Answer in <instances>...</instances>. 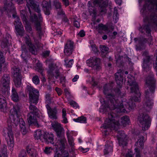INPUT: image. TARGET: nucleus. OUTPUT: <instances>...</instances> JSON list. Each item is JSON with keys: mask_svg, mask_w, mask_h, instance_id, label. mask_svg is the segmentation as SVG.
<instances>
[{"mask_svg": "<svg viewBox=\"0 0 157 157\" xmlns=\"http://www.w3.org/2000/svg\"><path fill=\"white\" fill-rule=\"evenodd\" d=\"M127 78V82L129 86H131V92L134 93L135 95L134 97H131L129 99L128 102H123L120 104V105H117L115 106L113 104V106H110L105 103L104 104H103V106H102L100 110V112L103 113L111 110L110 113H108V118L105 121L103 127L104 128H109L115 130L117 133V136L118 139L124 138L127 136L123 131H117L120 124L118 120L115 119L116 118L115 117L117 116L116 113L121 112H129L135 107V102H139L140 100V97L141 94L139 91L138 84L133 77L128 76ZM107 97L109 100L110 102L112 103H114L113 102V98L114 99L116 102L118 101L116 98L113 96L108 95ZM116 103H117V102Z\"/></svg>", "mask_w": 157, "mask_h": 157, "instance_id": "nucleus-1", "label": "nucleus"}, {"mask_svg": "<svg viewBox=\"0 0 157 157\" xmlns=\"http://www.w3.org/2000/svg\"><path fill=\"white\" fill-rule=\"evenodd\" d=\"M27 90L29 92L30 105L29 107V113L28 115V121L29 124H32L37 128L40 125L36 121V117L38 114V109L32 103L36 104L39 99V92L32 86H28Z\"/></svg>", "mask_w": 157, "mask_h": 157, "instance_id": "nucleus-2", "label": "nucleus"}, {"mask_svg": "<svg viewBox=\"0 0 157 157\" xmlns=\"http://www.w3.org/2000/svg\"><path fill=\"white\" fill-rule=\"evenodd\" d=\"M124 71L123 70L120 69L116 73L115 75V79L116 81L117 84L118 86L117 87V88L114 90V91L116 95H115L113 94H109V90H111L112 88V87L111 85L109 84H105L103 86V93L104 94L106 95V98L107 100H108V104L105 102V101H104L103 99H101L100 101L101 103L102 101H103L104 103L102 104V106H103V104H104L105 103L106 104L110 106H113V103H112L110 102L109 100L107 98V96L108 95H110L113 96L116 98L117 100V102H116L114 99L113 98V102H114V105L115 106H116L117 105H120V104L121 103L123 102L124 101H121L120 102L119 101L118 99L117 98V96L119 95H121V92L119 88V87L121 88V87L122 84L123 83V78H124Z\"/></svg>", "mask_w": 157, "mask_h": 157, "instance_id": "nucleus-3", "label": "nucleus"}, {"mask_svg": "<svg viewBox=\"0 0 157 157\" xmlns=\"http://www.w3.org/2000/svg\"><path fill=\"white\" fill-rule=\"evenodd\" d=\"M155 82L154 75L152 73H151L146 79V83L148 86L149 89L145 90V98L143 101V108L147 111L150 110L152 106L151 98L153 97L155 91Z\"/></svg>", "mask_w": 157, "mask_h": 157, "instance_id": "nucleus-4", "label": "nucleus"}, {"mask_svg": "<svg viewBox=\"0 0 157 157\" xmlns=\"http://www.w3.org/2000/svg\"><path fill=\"white\" fill-rule=\"evenodd\" d=\"M5 10L6 11L7 13L12 14L13 17L15 18L14 23L15 28L17 32L19 35L22 36L24 33V31L21 27V23L20 21V19L18 17L15 13V10L12 2L10 1H7L6 0L4 2Z\"/></svg>", "mask_w": 157, "mask_h": 157, "instance_id": "nucleus-5", "label": "nucleus"}, {"mask_svg": "<svg viewBox=\"0 0 157 157\" xmlns=\"http://www.w3.org/2000/svg\"><path fill=\"white\" fill-rule=\"evenodd\" d=\"M13 112H12L10 118L11 117L12 118L13 122L16 126L19 125L22 134L25 135L27 131L25 128V123L21 117L18 116L20 112V107L17 105H14L13 106Z\"/></svg>", "mask_w": 157, "mask_h": 157, "instance_id": "nucleus-6", "label": "nucleus"}, {"mask_svg": "<svg viewBox=\"0 0 157 157\" xmlns=\"http://www.w3.org/2000/svg\"><path fill=\"white\" fill-rule=\"evenodd\" d=\"M51 125L56 133L57 136L60 138L56 144L57 147L60 150H63L65 148V144L66 142V140L63 136L64 129L58 122H52Z\"/></svg>", "mask_w": 157, "mask_h": 157, "instance_id": "nucleus-7", "label": "nucleus"}, {"mask_svg": "<svg viewBox=\"0 0 157 157\" xmlns=\"http://www.w3.org/2000/svg\"><path fill=\"white\" fill-rule=\"evenodd\" d=\"M109 0H94L93 2H88V6L90 12L95 13L96 12V10L94 7L96 5H98L99 9L101 13L102 14H105L106 12V8L107 7Z\"/></svg>", "mask_w": 157, "mask_h": 157, "instance_id": "nucleus-8", "label": "nucleus"}, {"mask_svg": "<svg viewBox=\"0 0 157 157\" xmlns=\"http://www.w3.org/2000/svg\"><path fill=\"white\" fill-rule=\"evenodd\" d=\"M12 127L11 125H8V127H5L3 129V132L5 136L8 135L9 139L7 140L8 147L9 149L12 151L13 150L14 147L13 134L12 131Z\"/></svg>", "mask_w": 157, "mask_h": 157, "instance_id": "nucleus-9", "label": "nucleus"}, {"mask_svg": "<svg viewBox=\"0 0 157 157\" xmlns=\"http://www.w3.org/2000/svg\"><path fill=\"white\" fill-rule=\"evenodd\" d=\"M140 127H142L143 130L147 129L151 124L150 119L147 114L145 113H141L140 114L138 118Z\"/></svg>", "mask_w": 157, "mask_h": 157, "instance_id": "nucleus-10", "label": "nucleus"}, {"mask_svg": "<svg viewBox=\"0 0 157 157\" xmlns=\"http://www.w3.org/2000/svg\"><path fill=\"white\" fill-rule=\"evenodd\" d=\"M119 144L123 148L122 149V154L124 155L126 154L125 157H133L132 152L129 149H126V146L128 144L127 136L124 138L118 139Z\"/></svg>", "mask_w": 157, "mask_h": 157, "instance_id": "nucleus-11", "label": "nucleus"}, {"mask_svg": "<svg viewBox=\"0 0 157 157\" xmlns=\"http://www.w3.org/2000/svg\"><path fill=\"white\" fill-rule=\"evenodd\" d=\"M12 73L13 77V81L16 87H20L21 84V75L20 69L17 66H14L12 69Z\"/></svg>", "mask_w": 157, "mask_h": 157, "instance_id": "nucleus-12", "label": "nucleus"}, {"mask_svg": "<svg viewBox=\"0 0 157 157\" xmlns=\"http://www.w3.org/2000/svg\"><path fill=\"white\" fill-rule=\"evenodd\" d=\"M38 17L35 14H33L32 15H30V21L34 22L36 25V29L40 36L42 35L41 31V28L40 27V22L42 21V17L40 13H38Z\"/></svg>", "mask_w": 157, "mask_h": 157, "instance_id": "nucleus-13", "label": "nucleus"}, {"mask_svg": "<svg viewBox=\"0 0 157 157\" xmlns=\"http://www.w3.org/2000/svg\"><path fill=\"white\" fill-rule=\"evenodd\" d=\"M117 52L115 55V58L116 59V64L119 67H121L123 65L124 61L126 59H128L129 61H130L128 57L126 56H121L119 54H120L122 52L121 49L119 47H117Z\"/></svg>", "mask_w": 157, "mask_h": 157, "instance_id": "nucleus-14", "label": "nucleus"}, {"mask_svg": "<svg viewBox=\"0 0 157 157\" xmlns=\"http://www.w3.org/2000/svg\"><path fill=\"white\" fill-rule=\"evenodd\" d=\"M100 59L95 57H93L92 59L86 61L87 65L92 67L94 69H98L100 68Z\"/></svg>", "mask_w": 157, "mask_h": 157, "instance_id": "nucleus-15", "label": "nucleus"}, {"mask_svg": "<svg viewBox=\"0 0 157 157\" xmlns=\"http://www.w3.org/2000/svg\"><path fill=\"white\" fill-rule=\"evenodd\" d=\"M49 69L47 71L49 79L51 80L54 78V77L56 79H57L60 75V73L59 70L55 68L52 65H49Z\"/></svg>", "mask_w": 157, "mask_h": 157, "instance_id": "nucleus-16", "label": "nucleus"}, {"mask_svg": "<svg viewBox=\"0 0 157 157\" xmlns=\"http://www.w3.org/2000/svg\"><path fill=\"white\" fill-rule=\"evenodd\" d=\"M11 81V78L9 74H5L0 81V86L7 89L10 86Z\"/></svg>", "mask_w": 157, "mask_h": 157, "instance_id": "nucleus-17", "label": "nucleus"}, {"mask_svg": "<svg viewBox=\"0 0 157 157\" xmlns=\"http://www.w3.org/2000/svg\"><path fill=\"white\" fill-rule=\"evenodd\" d=\"M24 39L29 52L33 54L36 55V48L34 44L32 43L29 36L26 35L24 37Z\"/></svg>", "mask_w": 157, "mask_h": 157, "instance_id": "nucleus-18", "label": "nucleus"}, {"mask_svg": "<svg viewBox=\"0 0 157 157\" xmlns=\"http://www.w3.org/2000/svg\"><path fill=\"white\" fill-rule=\"evenodd\" d=\"M27 2L26 6L30 15L32 14L30 8L34 9L38 13H40L41 10L39 7V6L37 5L34 2V0H26Z\"/></svg>", "mask_w": 157, "mask_h": 157, "instance_id": "nucleus-19", "label": "nucleus"}, {"mask_svg": "<svg viewBox=\"0 0 157 157\" xmlns=\"http://www.w3.org/2000/svg\"><path fill=\"white\" fill-rule=\"evenodd\" d=\"M49 117L52 120H56L58 118V112L56 108H52L48 105H46Z\"/></svg>", "mask_w": 157, "mask_h": 157, "instance_id": "nucleus-20", "label": "nucleus"}, {"mask_svg": "<svg viewBox=\"0 0 157 157\" xmlns=\"http://www.w3.org/2000/svg\"><path fill=\"white\" fill-rule=\"evenodd\" d=\"M74 42L71 40H68L65 45L64 53L67 56L71 55L74 50Z\"/></svg>", "mask_w": 157, "mask_h": 157, "instance_id": "nucleus-21", "label": "nucleus"}, {"mask_svg": "<svg viewBox=\"0 0 157 157\" xmlns=\"http://www.w3.org/2000/svg\"><path fill=\"white\" fill-rule=\"evenodd\" d=\"M41 6L45 14L47 15H49L52 9L50 2L44 0L42 2Z\"/></svg>", "mask_w": 157, "mask_h": 157, "instance_id": "nucleus-22", "label": "nucleus"}, {"mask_svg": "<svg viewBox=\"0 0 157 157\" xmlns=\"http://www.w3.org/2000/svg\"><path fill=\"white\" fill-rule=\"evenodd\" d=\"M152 56H146L145 58L143 59V63L142 66L143 69L146 72L149 71L151 68L149 66V62L151 59H152Z\"/></svg>", "mask_w": 157, "mask_h": 157, "instance_id": "nucleus-23", "label": "nucleus"}, {"mask_svg": "<svg viewBox=\"0 0 157 157\" xmlns=\"http://www.w3.org/2000/svg\"><path fill=\"white\" fill-rule=\"evenodd\" d=\"M26 151L31 157H36L37 154L36 150L32 147L31 145H28L26 147Z\"/></svg>", "mask_w": 157, "mask_h": 157, "instance_id": "nucleus-24", "label": "nucleus"}, {"mask_svg": "<svg viewBox=\"0 0 157 157\" xmlns=\"http://www.w3.org/2000/svg\"><path fill=\"white\" fill-rule=\"evenodd\" d=\"M54 136L52 133H49L45 132L44 140L48 143H50L53 144H54Z\"/></svg>", "mask_w": 157, "mask_h": 157, "instance_id": "nucleus-25", "label": "nucleus"}, {"mask_svg": "<svg viewBox=\"0 0 157 157\" xmlns=\"http://www.w3.org/2000/svg\"><path fill=\"white\" fill-rule=\"evenodd\" d=\"M6 98L0 94V109L1 111L5 112L6 109Z\"/></svg>", "mask_w": 157, "mask_h": 157, "instance_id": "nucleus-26", "label": "nucleus"}, {"mask_svg": "<svg viewBox=\"0 0 157 157\" xmlns=\"http://www.w3.org/2000/svg\"><path fill=\"white\" fill-rule=\"evenodd\" d=\"M113 142L111 141H108L106 142V144L105 145V148L104 150V155H106L109 152L113 151Z\"/></svg>", "mask_w": 157, "mask_h": 157, "instance_id": "nucleus-27", "label": "nucleus"}, {"mask_svg": "<svg viewBox=\"0 0 157 157\" xmlns=\"http://www.w3.org/2000/svg\"><path fill=\"white\" fill-rule=\"evenodd\" d=\"M45 133L43 131L38 130L35 132L34 136L36 139L42 140L44 139Z\"/></svg>", "mask_w": 157, "mask_h": 157, "instance_id": "nucleus-28", "label": "nucleus"}, {"mask_svg": "<svg viewBox=\"0 0 157 157\" xmlns=\"http://www.w3.org/2000/svg\"><path fill=\"white\" fill-rule=\"evenodd\" d=\"M67 135L68 138V142L71 148V151L73 152L75 150V144L74 143L73 138L71 136L68 132H67Z\"/></svg>", "mask_w": 157, "mask_h": 157, "instance_id": "nucleus-29", "label": "nucleus"}, {"mask_svg": "<svg viewBox=\"0 0 157 157\" xmlns=\"http://www.w3.org/2000/svg\"><path fill=\"white\" fill-rule=\"evenodd\" d=\"M11 97L13 100L15 102H17L19 100V96L16 90L14 88H12Z\"/></svg>", "mask_w": 157, "mask_h": 157, "instance_id": "nucleus-30", "label": "nucleus"}, {"mask_svg": "<svg viewBox=\"0 0 157 157\" xmlns=\"http://www.w3.org/2000/svg\"><path fill=\"white\" fill-rule=\"evenodd\" d=\"M10 36L9 34H7L6 38L4 39L2 43L1 46L2 48H5L10 45V43L9 40Z\"/></svg>", "mask_w": 157, "mask_h": 157, "instance_id": "nucleus-31", "label": "nucleus"}, {"mask_svg": "<svg viewBox=\"0 0 157 157\" xmlns=\"http://www.w3.org/2000/svg\"><path fill=\"white\" fill-rule=\"evenodd\" d=\"M96 29H98V32L100 33L103 32L102 31H106L108 29V27L102 24H99L98 26H96Z\"/></svg>", "mask_w": 157, "mask_h": 157, "instance_id": "nucleus-32", "label": "nucleus"}, {"mask_svg": "<svg viewBox=\"0 0 157 157\" xmlns=\"http://www.w3.org/2000/svg\"><path fill=\"white\" fill-rule=\"evenodd\" d=\"M134 40L136 42L137 40H138V44L136 46V50L138 51L140 50L144 44L143 42H142L141 40H138L137 38H135L134 39Z\"/></svg>", "mask_w": 157, "mask_h": 157, "instance_id": "nucleus-33", "label": "nucleus"}, {"mask_svg": "<svg viewBox=\"0 0 157 157\" xmlns=\"http://www.w3.org/2000/svg\"><path fill=\"white\" fill-rule=\"evenodd\" d=\"M121 120V123L124 126L130 123V119L128 116H124L122 117Z\"/></svg>", "mask_w": 157, "mask_h": 157, "instance_id": "nucleus-34", "label": "nucleus"}, {"mask_svg": "<svg viewBox=\"0 0 157 157\" xmlns=\"http://www.w3.org/2000/svg\"><path fill=\"white\" fill-rule=\"evenodd\" d=\"M73 120L76 122H80L81 123H86V117L82 116L78 117L76 119H74Z\"/></svg>", "mask_w": 157, "mask_h": 157, "instance_id": "nucleus-35", "label": "nucleus"}, {"mask_svg": "<svg viewBox=\"0 0 157 157\" xmlns=\"http://www.w3.org/2000/svg\"><path fill=\"white\" fill-rule=\"evenodd\" d=\"M21 15L24 22L27 24L28 22V20L25 11L23 10H21Z\"/></svg>", "mask_w": 157, "mask_h": 157, "instance_id": "nucleus-36", "label": "nucleus"}, {"mask_svg": "<svg viewBox=\"0 0 157 157\" xmlns=\"http://www.w3.org/2000/svg\"><path fill=\"white\" fill-rule=\"evenodd\" d=\"M53 5L55 6L56 9L58 10L61 8V4L59 0H54L53 1Z\"/></svg>", "mask_w": 157, "mask_h": 157, "instance_id": "nucleus-37", "label": "nucleus"}, {"mask_svg": "<svg viewBox=\"0 0 157 157\" xmlns=\"http://www.w3.org/2000/svg\"><path fill=\"white\" fill-rule=\"evenodd\" d=\"M5 62V59L3 55V52L0 50V71L1 70L2 65Z\"/></svg>", "mask_w": 157, "mask_h": 157, "instance_id": "nucleus-38", "label": "nucleus"}, {"mask_svg": "<svg viewBox=\"0 0 157 157\" xmlns=\"http://www.w3.org/2000/svg\"><path fill=\"white\" fill-rule=\"evenodd\" d=\"M100 48L102 53L106 54L109 50V48L104 45H100Z\"/></svg>", "mask_w": 157, "mask_h": 157, "instance_id": "nucleus-39", "label": "nucleus"}, {"mask_svg": "<svg viewBox=\"0 0 157 157\" xmlns=\"http://www.w3.org/2000/svg\"><path fill=\"white\" fill-rule=\"evenodd\" d=\"M36 68L37 69L38 71L41 74H42L43 72V69L41 63L39 62V61L38 60V62L36 64Z\"/></svg>", "mask_w": 157, "mask_h": 157, "instance_id": "nucleus-40", "label": "nucleus"}, {"mask_svg": "<svg viewBox=\"0 0 157 157\" xmlns=\"http://www.w3.org/2000/svg\"><path fill=\"white\" fill-rule=\"evenodd\" d=\"M62 118L63 119L62 122L64 123H67L68 122L67 118L66 117V111L65 109H63L62 110Z\"/></svg>", "mask_w": 157, "mask_h": 157, "instance_id": "nucleus-41", "label": "nucleus"}, {"mask_svg": "<svg viewBox=\"0 0 157 157\" xmlns=\"http://www.w3.org/2000/svg\"><path fill=\"white\" fill-rule=\"evenodd\" d=\"M139 138L140 139L138 140V141L136 143V144H137V145L139 144L141 147L144 144L143 140L144 137L142 136H140Z\"/></svg>", "mask_w": 157, "mask_h": 157, "instance_id": "nucleus-42", "label": "nucleus"}, {"mask_svg": "<svg viewBox=\"0 0 157 157\" xmlns=\"http://www.w3.org/2000/svg\"><path fill=\"white\" fill-rule=\"evenodd\" d=\"M64 61L65 62V65L66 67H71L73 63V59H71L68 61V60L65 59L64 60Z\"/></svg>", "mask_w": 157, "mask_h": 157, "instance_id": "nucleus-43", "label": "nucleus"}, {"mask_svg": "<svg viewBox=\"0 0 157 157\" xmlns=\"http://www.w3.org/2000/svg\"><path fill=\"white\" fill-rule=\"evenodd\" d=\"M32 81L33 83L36 85L39 84L40 82V79L38 76L35 75L33 76L32 78Z\"/></svg>", "mask_w": 157, "mask_h": 157, "instance_id": "nucleus-44", "label": "nucleus"}, {"mask_svg": "<svg viewBox=\"0 0 157 157\" xmlns=\"http://www.w3.org/2000/svg\"><path fill=\"white\" fill-rule=\"evenodd\" d=\"M26 24L25 28L26 30L29 33L31 34L32 36H33V32L32 31V28L30 26L27 24H27H26Z\"/></svg>", "mask_w": 157, "mask_h": 157, "instance_id": "nucleus-45", "label": "nucleus"}, {"mask_svg": "<svg viewBox=\"0 0 157 157\" xmlns=\"http://www.w3.org/2000/svg\"><path fill=\"white\" fill-rule=\"evenodd\" d=\"M52 149L51 147H46L44 150V152L46 154H50L52 151Z\"/></svg>", "mask_w": 157, "mask_h": 157, "instance_id": "nucleus-46", "label": "nucleus"}, {"mask_svg": "<svg viewBox=\"0 0 157 157\" xmlns=\"http://www.w3.org/2000/svg\"><path fill=\"white\" fill-rule=\"evenodd\" d=\"M26 152L25 150H22L19 155V157H27Z\"/></svg>", "mask_w": 157, "mask_h": 157, "instance_id": "nucleus-47", "label": "nucleus"}, {"mask_svg": "<svg viewBox=\"0 0 157 157\" xmlns=\"http://www.w3.org/2000/svg\"><path fill=\"white\" fill-rule=\"evenodd\" d=\"M1 151L2 154L5 155L7 153V147L6 146L5 144H3L2 145Z\"/></svg>", "mask_w": 157, "mask_h": 157, "instance_id": "nucleus-48", "label": "nucleus"}, {"mask_svg": "<svg viewBox=\"0 0 157 157\" xmlns=\"http://www.w3.org/2000/svg\"><path fill=\"white\" fill-rule=\"evenodd\" d=\"M118 14L117 12V10L116 7H115L114 8V14L113 15V19H114V17H115V20L118 19Z\"/></svg>", "mask_w": 157, "mask_h": 157, "instance_id": "nucleus-49", "label": "nucleus"}, {"mask_svg": "<svg viewBox=\"0 0 157 157\" xmlns=\"http://www.w3.org/2000/svg\"><path fill=\"white\" fill-rule=\"evenodd\" d=\"M73 25L75 26L77 28H79L80 26V24L79 22L75 19H73Z\"/></svg>", "mask_w": 157, "mask_h": 157, "instance_id": "nucleus-50", "label": "nucleus"}, {"mask_svg": "<svg viewBox=\"0 0 157 157\" xmlns=\"http://www.w3.org/2000/svg\"><path fill=\"white\" fill-rule=\"evenodd\" d=\"M91 48H92V50L95 53H98V50L97 48L95 45L93 44L91 45Z\"/></svg>", "mask_w": 157, "mask_h": 157, "instance_id": "nucleus-51", "label": "nucleus"}, {"mask_svg": "<svg viewBox=\"0 0 157 157\" xmlns=\"http://www.w3.org/2000/svg\"><path fill=\"white\" fill-rule=\"evenodd\" d=\"M155 53H156V60L155 63H153V67L155 68V69L157 71L156 75L157 76V49L155 51Z\"/></svg>", "mask_w": 157, "mask_h": 157, "instance_id": "nucleus-52", "label": "nucleus"}, {"mask_svg": "<svg viewBox=\"0 0 157 157\" xmlns=\"http://www.w3.org/2000/svg\"><path fill=\"white\" fill-rule=\"evenodd\" d=\"M22 54L21 56L26 54L27 52V50L25 48V45H23L22 46Z\"/></svg>", "mask_w": 157, "mask_h": 157, "instance_id": "nucleus-53", "label": "nucleus"}, {"mask_svg": "<svg viewBox=\"0 0 157 157\" xmlns=\"http://www.w3.org/2000/svg\"><path fill=\"white\" fill-rule=\"evenodd\" d=\"M62 157H70L68 152L66 151H63L62 153Z\"/></svg>", "mask_w": 157, "mask_h": 157, "instance_id": "nucleus-54", "label": "nucleus"}, {"mask_svg": "<svg viewBox=\"0 0 157 157\" xmlns=\"http://www.w3.org/2000/svg\"><path fill=\"white\" fill-rule=\"evenodd\" d=\"M79 149L81 151H82L83 153H86L87 152L89 149L88 148H84L82 147H79Z\"/></svg>", "mask_w": 157, "mask_h": 157, "instance_id": "nucleus-55", "label": "nucleus"}, {"mask_svg": "<svg viewBox=\"0 0 157 157\" xmlns=\"http://www.w3.org/2000/svg\"><path fill=\"white\" fill-rule=\"evenodd\" d=\"M78 35L81 37L84 36L85 35V32L83 30H81L78 34Z\"/></svg>", "mask_w": 157, "mask_h": 157, "instance_id": "nucleus-56", "label": "nucleus"}, {"mask_svg": "<svg viewBox=\"0 0 157 157\" xmlns=\"http://www.w3.org/2000/svg\"><path fill=\"white\" fill-rule=\"evenodd\" d=\"M70 104L71 105L73 106V107H76V108H77L78 106L77 103L73 101L70 102Z\"/></svg>", "mask_w": 157, "mask_h": 157, "instance_id": "nucleus-57", "label": "nucleus"}, {"mask_svg": "<svg viewBox=\"0 0 157 157\" xmlns=\"http://www.w3.org/2000/svg\"><path fill=\"white\" fill-rule=\"evenodd\" d=\"M56 90L57 92V93L59 95H61L62 93V91L61 90V89L57 87H56Z\"/></svg>", "mask_w": 157, "mask_h": 157, "instance_id": "nucleus-58", "label": "nucleus"}, {"mask_svg": "<svg viewBox=\"0 0 157 157\" xmlns=\"http://www.w3.org/2000/svg\"><path fill=\"white\" fill-rule=\"evenodd\" d=\"M63 4L65 6H67L69 5L68 0H62Z\"/></svg>", "mask_w": 157, "mask_h": 157, "instance_id": "nucleus-59", "label": "nucleus"}, {"mask_svg": "<svg viewBox=\"0 0 157 157\" xmlns=\"http://www.w3.org/2000/svg\"><path fill=\"white\" fill-rule=\"evenodd\" d=\"M59 10L58 11L57 14L59 15H63L64 14L63 11L61 8L59 9Z\"/></svg>", "mask_w": 157, "mask_h": 157, "instance_id": "nucleus-60", "label": "nucleus"}, {"mask_svg": "<svg viewBox=\"0 0 157 157\" xmlns=\"http://www.w3.org/2000/svg\"><path fill=\"white\" fill-rule=\"evenodd\" d=\"M50 52L49 51H45L43 52V56L44 57L48 56H49Z\"/></svg>", "mask_w": 157, "mask_h": 157, "instance_id": "nucleus-61", "label": "nucleus"}, {"mask_svg": "<svg viewBox=\"0 0 157 157\" xmlns=\"http://www.w3.org/2000/svg\"><path fill=\"white\" fill-rule=\"evenodd\" d=\"M54 157H61V154L58 151H56Z\"/></svg>", "mask_w": 157, "mask_h": 157, "instance_id": "nucleus-62", "label": "nucleus"}, {"mask_svg": "<svg viewBox=\"0 0 157 157\" xmlns=\"http://www.w3.org/2000/svg\"><path fill=\"white\" fill-rule=\"evenodd\" d=\"M60 83H63V82H65V77L63 76H61L60 77Z\"/></svg>", "mask_w": 157, "mask_h": 157, "instance_id": "nucleus-63", "label": "nucleus"}, {"mask_svg": "<svg viewBox=\"0 0 157 157\" xmlns=\"http://www.w3.org/2000/svg\"><path fill=\"white\" fill-rule=\"evenodd\" d=\"M79 76L78 75H76L72 79V81L73 82H75L78 79V78Z\"/></svg>", "mask_w": 157, "mask_h": 157, "instance_id": "nucleus-64", "label": "nucleus"}]
</instances>
